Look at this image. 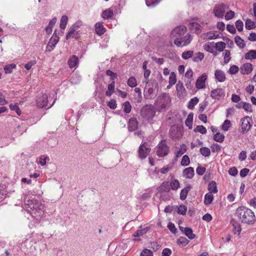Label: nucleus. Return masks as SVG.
Instances as JSON below:
<instances>
[{"label": "nucleus", "instance_id": "obj_1", "mask_svg": "<svg viewBox=\"0 0 256 256\" xmlns=\"http://www.w3.org/2000/svg\"><path fill=\"white\" fill-rule=\"evenodd\" d=\"M236 214L238 219L244 224H252L256 220L254 212L245 206L238 207L236 210Z\"/></svg>", "mask_w": 256, "mask_h": 256}, {"label": "nucleus", "instance_id": "obj_2", "mask_svg": "<svg viewBox=\"0 0 256 256\" xmlns=\"http://www.w3.org/2000/svg\"><path fill=\"white\" fill-rule=\"evenodd\" d=\"M214 16H234V11L228 10V7L224 4H220L214 7Z\"/></svg>", "mask_w": 256, "mask_h": 256}, {"label": "nucleus", "instance_id": "obj_3", "mask_svg": "<svg viewBox=\"0 0 256 256\" xmlns=\"http://www.w3.org/2000/svg\"><path fill=\"white\" fill-rule=\"evenodd\" d=\"M170 102V95L168 94L164 93L158 98L156 104L160 108V110L162 111L169 106Z\"/></svg>", "mask_w": 256, "mask_h": 256}, {"label": "nucleus", "instance_id": "obj_4", "mask_svg": "<svg viewBox=\"0 0 256 256\" xmlns=\"http://www.w3.org/2000/svg\"><path fill=\"white\" fill-rule=\"evenodd\" d=\"M154 108L152 105H146L141 110V115L146 120L150 121L155 116Z\"/></svg>", "mask_w": 256, "mask_h": 256}, {"label": "nucleus", "instance_id": "obj_5", "mask_svg": "<svg viewBox=\"0 0 256 256\" xmlns=\"http://www.w3.org/2000/svg\"><path fill=\"white\" fill-rule=\"evenodd\" d=\"M170 152V148L166 140H162L156 146V154L158 157H164L167 156Z\"/></svg>", "mask_w": 256, "mask_h": 256}, {"label": "nucleus", "instance_id": "obj_6", "mask_svg": "<svg viewBox=\"0 0 256 256\" xmlns=\"http://www.w3.org/2000/svg\"><path fill=\"white\" fill-rule=\"evenodd\" d=\"M187 31L186 26L183 25H180L176 27L172 30L170 34L171 38L176 39L182 36Z\"/></svg>", "mask_w": 256, "mask_h": 256}, {"label": "nucleus", "instance_id": "obj_7", "mask_svg": "<svg viewBox=\"0 0 256 256\" xmlns=\"http://www.w3.org/2000/svg\"><path fill=\"white\" fill-rule=\"evenodd\" d=\"M192 40V36L190 34H187L183 37L175 39L174 43L178 47H183L188 45Z\"/></svg>", "mask_w": 256, "mask_h": 256}, {"label": "nucleus", "instance_id": "obj_8", "mask_svg": "<svg viewBox=\"0 0 256 256\" xmlns=\"http://www.w3.org/2000/svg\"><path fill=\"white\" fill-rule=\"evenodd\" d=\"M150 148L147 142H144L141 144L138 148V156L141 159L145 158L150 154Z\"/></svg>", "mask_w": 256, "mask_h": 256}, {"label": "nucleus", "instance_id": "obj_9", "mask_svg": "<svg viewBox=\"0 0 256 256\" xmlns=\"http://www.w3.org/2000/svg\"><path fill=\"white\" fill-rule=\"evenodd\" d=\"M120 13V6H116L104 10L102 16H114L118 15Z\"/></svg>", "mask_w": 256, "mask_h": 256}, {"label": "nucleus", "instance_id": "obj_10", "mask_svg": "<svg viewBox=\"0 0 256 256\" xmlns=\"http://www.w3.org/2000/svg\"><path fill=\"white\" fill-rule=\"evenodd\" d=\"M48 102V96L45 94H40L36 98V105L38 108H42L47 106Z\"/></svg>", "mask_w": 256, "mask_h": 256}, {"label": "nucleus", "instance_id": "obj_11", "mask_svg": "<svg viewBox=\"0 0 256 256\" xmlns=\"http://www.w3.org/2000/svg\"><path fill=\"white\" fill-rule=\"evenodd\" d=\"M208 76L206 74H202L196 80V87L198 89H204L206 88V82Z\"/></svg>", "mask_w": 256, "mask_h": 256}, {"label": "nucleus", "instance_id": "obj_12", "mask_svg": "<svg viewBox=\"0 0 256 256\" xmlns=\"http://www.w3.org/2000/svg\"><path fill=\"white\" fill-rule=\"evenodd\" d=\"M44 207V206L41 202L36 200H34L33 204H31V206H30V210H36V212H38V213L39 214V216H40L42 214Z\"/></svg>", "mask_w": 256, "mask_h": 256}, {"label": "nucleus", "instance_id": "obj_13", "mask_svg": "<svg viewBox=\"0 0 256 256\" xmlns=\"http://www.w3.org/2000/svg\"><path fill=\"white\" fill-rule=\"evenodd\" d=\"M210 96L213 99L220 100L224 96V90L220 88L214 89L211 92Z\"/></svg>", "mask_w": 256, "mask_h": 256}, {"label": "nucleus", "instance_id": "obj_14", "mask_svg": "<svg viewBox=\"0 0 256 256\" xmlns=\"http://www.w3.org/2000/svg\"><path fill=\"white\" fill-rule=\"evenodd\" d=\"M253 70L252 65L249 62L244 64L240 66V72L242 74H248Z\"/></svg>", "mask_w": 256, "mask_h": 256}, {"label": "nucleus", "instance_id": "obj_15", "mask_svg": "<svg viewBox=\"0 0 256 256\" xmlns=\"http://www.w3.org/2000/svg\"><path fill=\"white\" fill-rule=\"evenodd\" d=\"M176 90L178 96L180 98H184L186 96V90L182 82H178L176 84Z\"/></svg>", "mask_w": 256, "mask_h": 256}, {"label": "nucleus", "instance_id": "obj_16", "mask_svg": "<svg viewBox=\"0 0 256 256\" xmlns=\"http://www.w3.org/2000/svg\"><path fill=\"white\" fill-rule=\"evenodd\" d=\"M214 78L219 82H224L226 79V74L220 70H216L214 72Z\"/></svg>", "mask_w": 256, "mask_h": 256}, {"label": "nucleus", "instance_id": "obj_17", "mask_svg": "<svg viewBox=\"0 0 256 256\" xmlns=\"http://www.w3.org/2000/svg\"><path fill=\"white\" fill-rule=\"evenodd\" d=\"M219 34L216 32H210L202 34L201 38L203 40H214L216 38Z\"/></svg>", "mask_w": 256, "mask_h": 256}, {"label": "nucleus", "instance_id": "obj_18", "mask_svg": "<svg viewBox=\"0 0 256 256\" xmlns=\"http://www.w3.org/2000/svg\"><path fill=\"white\" fill-rule=\"evenodd\" d=\"M134 95V98L135 102H140L142 100V92L140 89L138 88H135L131 91Z\"/></svg>", "mask_w": 256, "mask_h": 256}, {"label": "nucleus", "instance_id": "obj_19", "mask_svg": "<svg viewBox=\"0 0 256 256\" xmlns=\"http://www.w3.org/2000/svg\"><path fill=\"white\" fill-rule=\"evenodd\" d=\"M184 176L187 178H192L194 174V169L192 167L185 168L183 171Z\"/></svg>", "mask_w": 256, "mask_h": 256}, {"label": "nucleus", "instance_id": "obj_20", "mask_svg": "<svg viewBox=\"0 0 256 256\" xmlns=\"http://www.w3.org/2000/svg\"><path fill=\"white\" fill-rule=\"evenodd\" d=\"M170 184L171 189L174 190H177L180 186V184L178 180L174 178V177L171 178Z\"/></svg>", "mask_w": 256, "mask_h": 256}, {"label": "nucleus", "instance_id": "obj_21", "mask_svg": "<svg viewBox=\"0 0 256 256\" xmlns=\"http://www.w3.org/2000/svg\"><path fill=\"white\" fill-rule=\"evenodd\" d=\"M68 64L70 68L75 67L78 64V58L75 55H73L69 58Z\"/></svg>", "mask_w": 256, "mask_h": 256}, {"label": "nucleus", "instance_id": "obj_22", "mask_svg": "<svg viewBox=\"0 0 256 256\" xmlns=\"http://www.w3.org/2000/svg\"><path fill=\"white\" fill-rule=\"evenodd\" d=\"M190 28L197 34H199L201 32V26L197 22H192L190 24Z\"/></svg>", "mask_w": 256, "mask_h": 256}, {"label": "nucleus", "instance_id": "obj_23", "mask_svg": "<svg viewBox=\"0 0 256 256\" xmlns=\"http://www.w3.org/2000/svg\"><path fill=\"white\" fill-rule=\"evenodd\" d=\"M186 150V146L184 144L180 145V148L175 151L176 157L178 158L182 156Z\"/></svg>", "mask_w": 256, "mask_h": 256}, {"label": "nucleus", "instance_id": "obj_24", "mask_svg": "<svg viewBox=\"0 0 256 256\" xmlns=\"http://www.w3.org/2000/svg\"><path fill=\"white\" fill-rule=\"evenodd\" d=\"M190 189L191 186H189L181 190L180 193V198L182 200H184L186 198L188 194Z\"/></svg>", "mask_w": 256, "mask_h": 256}, {"label": "nucleus", "instance_id": "obj_25", "mask_svg": "<svg viewBox=\"0 0 256 256\" xmlns=\"http://www.w3.org/2000/svg\"><path fill=\"white\" fill-rule=\"evenodd\" d=\"M214 200V196L212 193L208 192L204 196V204L206 205H209L211 204Z\"/></svg>", "mask_w": 256, "mask_h": 256}, {"label": "nucleus", "instance_id": "obj_26", "mask_svg": "<svg viewBox=\"0 0 256 256\" xmlns=\"http://www.w3.org/2000/svg\"><path fill=\"white\" fill-rule=\"evenodd\" d=\"M138 122L136 118L129 120V131L134 130L138 128Z\"/></svg>", "mask_w": 256, "mask_h": 256}, {"label": "nucleus", "instance_id": "obj_27", "mask_svg": "<svg viewBox=\"0 0 256 256\" xmlns=\"http://www.w3.org/2000/svg\"><path fill=\"white\" fill-rule=\"evenodd\" d=\"M208 190L210 193H216L218 192V189L216 182L214 181L210 182L208 186Z\"/></svg>", "mask_w": 256, "mask_h": 256}, {"label": "nucleus", "instance_id": "obj_28", "mask_svg": "<svg viewBox=\"0 0 256 256\" xmlns=\"http://www.w3.org/2000/svg\"><path fill=\"white\" fill-rule=\"evenodd\" d=\"M56 30H55L54 34H53L50 40L48 43L51 44L52 46H56V44L58 42L59 40V38L56 34Z\"/></svg>", "mask_w": 256, "mask_h": 256}, {"label": "nucleus", "instance_id": "obj_29", "mask_svg": "<svg viewBox=\"0 0 256 256\" xmlns=\"http://www.w3.org/2000/svg\"><path fill=\"white\" fill-rule=\"evenodd\" d=\"M114 81H112L111 83L108 85V90L106 92V96H110L114 92Z\"/></svg>", "mask_w": 256, "mask_h": 256}, {"label": "nucleus", "instance_id": "obj_30", "mask_svg": "<svg viewBox=\"0 0 256 256\" xmlns=\"http://www.w3.org/2000/svg\"><path fill=\"white\" fill-rule=\"evenodd\" d=\"M250 124L248 121V120L246 119H244L242 124V132H246L250 128Z\"/></svg>", "mask_w": 256, "mask_h": 256}, {"label": "nucleus", "instance_id": "obj_31", "mask_svg": "<svg viewBox=\"0 0 256 256\" xmlns=\"http://www.w3.org/2000/svg\"><path fill=\"white\" fill-rule=\"evenodd\" d=\"M233 226V231L235 234L239 235L241 232L242 228L240 224L236 222H232Z\"/></svg>", "mask_w": 256, "mask_h": 256}, {"label": "nucleus", "instance_id": "obj_32", "mask_svg": "<svg viewBox=\"0 0 256 256\" xmlns=\"http://www.w3.org/2000/svg\"><path fill=\"white\" fill-rule=\"evenodd\" d=\"M95 28L96 34L100 36L103 34L105 32L103 26L100 23L96 24Z\"/></svg>", "mask_w": 256, "mask_h": 256}, {"label": "nucleus", "instance_id": "obj_33", "mask_svg": "<svg viewBox=\"0 0 256 256\" xmlns=\"http://www.w3.org/2000/svg\"><path fill=\"white\" fill-rule=\"evenodd\" d=\"M192 121H193V114L190 113L186 120L185 124L190 128L192 129Z\"/></svg>", "mask_w": 256, "mask_h": 256}, {"label": "nucleus", "instance_id": "obj_34", "mask_svg": "<svg viewBox=\"0 0 256 256\" xmlns=\"http://www.w3.org/2000/svg\"><path fill=\"white\" fill-rule=\"evenodd\" d=\"M170 184L168 182H163L160 187V190L162 192H169L170 190Z\"/></svg>", "mask_w": 256, "mask_h": 256}, {"label": "nucleus", "instance_id": "obj_35", "mask_svg": "<svg viewBox=\"0 0 256 256\" xmlns=\"http://www.w3.org/2000/svg\"><path fill=\"white\" fill-rule=\"evenodd\" d=\"M170 134L172 139L178 138L179 135L177 128L175 126H172L170 130Z\"/></svg>", "mask_w": 256, "mask_h": 256}, {"label": "nucleus", "instance_id": "obj_36", "mask_svg": "<svg viewBox=\"0 0 256 256\" xmlns=\"http://www.w3.org/2000/svg\"><path fill=\"white\" fill-rule=\"evenodd\" d=\"M234 42L240 48H244L246 46L244 40L239 36L235 37Z\"/></svg>", "mask_w": 256, "mask_h": 256}, {"label": "nucleus", "instance_id": "obj_37", "mask_svg": "<svg viewBox=\"0 0 256 256\" xmlns=\"http://www.w3.org/2000/svg\"><path fill=\"white\" fill-rule=\"evenodd\" d=\"M245 58L246 60L256 58V50H250L246 54Z\"/></svg>", "mask_w": 256, "mask_h": 256}, {"label": "nucleus", "instance_id": "obj_38", "mask_svg": "<svg viewBox=\"0 0 256 256\" xmlns=\"http://www.w3.org/2000/svg\"><path fill=\"white\" fill-rule=\"evenodd\" d=\"M224 138V136L219 132H216L214 136V139L215 141L218 142H222Z\"/></svg>", "mask_w": 256, "mask_h": 256}, {"label": "nucleus", "instance_id": "obj_39", "mask_svg": "<svg viewBox=\"0 0 256 256\" xmlns=\"http://www.w3.org/2000/svg\"><path fill=\"white\" fill-rule=\"evenodd\" d=\"M184 234L190 239L192 240L195 238V234L193 233L192 230L190 228H184Z\"/></svg>", "mask_w": 256, "mask_h": 256}, {"label": "nucleus", "instance_id": "obj_40", "mask_svg": "<svg viewBox=\"0 0 256 256\" xmlns=\"http://www.w3.org/2000/svg\"><path fill=\"white\" fill-rule=\"evenodd\" d=\"M198 99L196 97H194L192 98L188 104V108L190 110H192L194 106L198 103Z\"/></svg>", "mask_w": 256, "mask_h": 256}, {"label": "nucleus", "instance_id": "obj_41", "mask_svg": "<svg viewBox=\"0 0 256 256\" xmlns=\"http://www.w3.org/2000/svg\"><path fill=\"white\" fill-rule=\"evenodd\" d=\"M200 152L204 156H208L210 154V149L206 147H202L200 149Z\"/></svg>", "mask_w": 256, "mask_h": 256}, {"label": "nucleus", "instance_id": "obj_42", "mask_svg": "<svg viewBox=\"0 0 256 256\" xmlns=\"http://www.w3.org/2000/svg\"><path fill=\"white\" fill-rule=\"evenodd\" d=\"M189 242V240L184 237H180L177 240V244L182 246H186Z\"/></svg>", "mask_w": 256, "mask_h": 256}, {"label": "nucleus", "instance_id": "obj_43", "mask_svg": "<svg viewBox=\"0 0 256 256\" xmlns=\"http://www.w3.org/2000/svg\"><path fill=\"white\" fill-rule=\"evenodd\" d=\"M161 0H146V4L148 7H154L157 6Z\"/></svg>", "mask_w": 256, "mask_h": 256}, {"label": "nucleus", "instance_id": "obj_44", "mask_svg": "<svg viewBox=\"0 0 256 256\" xmlns=\"http://www.w3.org/2000/svg\"><path fill=\"white\" fill-rule=\"evenodd\" d=\"M190 163V158L188 156L186 155V154L182 156V160H181V162H180L181 165L184 166H188V165H189Z\"/></svg>", "mask_w": 256, "mask_h": 256}, {"label": "nucleus", "instance_id": "obj_45", "mask_svg": "<svg viewBox=\"0 0 256 256\" xmlns=\"http://www.w3.org/2000/svg\"><path fill=\"white\" fill-rule=\"evenodd\" d=\"M216 48L219 52H222L226 48V44L222 42H219L215 44Z\"/></svg>", "mask_w": 256, "mask_h": 256}, {"label": "nucleus", "instance_id": "obj_46", "mask_svg": "<svg viewBox=\"0 0 256 256\" xmlns=\"http://www.w3.org/2000/svg\"><path fill=\"white\" fill-rule=\"evenodd\" d=\"M256 27V24L254 22L250 19H247L246 21V28L248 30H252Z\"/></svg>", "mask_w": 256, "mask_h": 256}, {"label": "nucleus", "instance_id": "obj_47", "mask_svg": "<svg viewBox=\"0 0 256 256\" xmlns=\"http://www.w3.org/2000/svg\"><path fill=\"white\" fill-rule=\"evenodd\" d=\"M194 131L196 132H198L202 134H205L206 133V129L203 126H198L194 129Z\"/></svg>", "mask_w": 256, "mask_h": 256}, {"label": "nucleus", "instance_id": "obj_48", "mask_svg": "<svg viewBox=\"0 0 256 256\" xmlns=\"http://www.w3.org/2000/svg\"><path fill=\"white\" fill-rule=\"evenodd\" d=\"M16 67V65L14 64L6 65L4 66V70L6 74H10L12 72V70Z\"/></svg>", "mask_w": 256, "mask_h": 256}, {"label": "nucleus", "instance_id": "obj_49", "mask_svg": "<svg viewBox=\"0 0 256 256\" xmlns=\"http://www.w3.org/2000/svg\"><path fill=\"white\" fill-rule=\"evenodd\" d=\"M176 82V74L174 72H172L170 74L169 78H168V83H170L171 84H175Z\"/></svg>", "mask_w": 256, "mask_h": 256}, {"label": "nucleus", "instance_id": "obj_50", "mask_svg": "<svg viewBox=\"0 0 256 256\" xmlns=\"http://www.w3.org/2000/svg\"><path fill=\"white\" fill-rule=\"evenodd\" d=\"M194 54V52L192 50H188L186 52H184L182 54V58L184 60H187L190 58H191Z\"/></svg>", "mask_w": 256, "mask_h": 256}, {"label": "nucleus", "instance_id": "obj_51", "mask_svg": "<svg viewBox=\"0 0 256 256\" xmlns=\"http://www.w3.org/2000/svg\"><path fill=\"white\" fill-rule=\"evenodd\" d=\"M10 108L11 110L15 111L18 116L20 115L21 111L17 104H11Z\"/></svg>", "mask_w": 256, "mask_h": 256}, {"label": "nucleus", "instance_id": "obj_52", "mask_svg": "<svg viewBox=\"0 0 256 256\" xmlns=\"http://www.w3.org/2000/svg\"><path fill=\"white\" fill-rule=\"evenodd\" d=\"M187 211V208L184 205H180L178 208V213L180 214L184 215Z\"/></svg>", "mask_w": 256, "mask_h": 256}, {"label": "nucleus", "instance_id": "obj_53", "mask_svg": "<svg viewBox=\"0 0 256 256\" xmlns=\"http://www.w3.org/2000/svg\"><path fill=\"white\" fill-rule=\"evenodd\" d=\"M204 58V54L202 52H198L195 54L194 60V62L201 61Z\"/></svg>", "mask_w": 256, "mask_h": 256}, {"label": "nucleus", "instance_id": "obj_54", "mask_svg": "<svg viewBox=\"0 0 256 256\" xmlns=\"http://www.w3.org/2000/svg\"><path fill=\"white\" fill-rule=\"evenodd\" d=\"M76 29L74 27V26H72L68 32V34L66 35V40H68L73 35V34L76 31Z\"/></svg>", "mask_w": 256, "mask_h": 256}, {"label": "nucleus", "instance_id": "obj_55", "mask_svg": "<svg viewBox=\"0 0 256 256\" xmlns=\"http://www.w3.org/2000/svg\"><path fill=\"white\" fill-rule=\"evenodd\" d=\"M243 108L247 112H252V104L246 102H244Z\"/></svg>", "mask_w": 256, "mask_h": 256}, {"label": "nucleus", "instance_id": "obj_56", "mask_svg": "<svg viewBox=\"0 0 256 256\" xmlns=\"http://www.w3.org/2000/svg\"><path fill=\"white\" fill-rule=\"evenodd\" d=\"M68 20V17H62V18L60 20V28L64 30L66 28Z\"/></svg>", "mask_w": 256, "mask_h": 256}, {"label": "nucleus", "instance_id": "obj_57", "mask_svg": "<svg viewBox=\"0 0 256 256\" xmlns=\"http://www.w3.org/2000/svg\"><path fill=\"white\" fill-rule=\"evenodd\" d=\"M230 126H231V123H230V120H226L223 123V124L222 126V130H224V131H227V130H228Z\"/></svg>", "mask_w": 256, "mask_h": 256}, {"label": "nucleus", "instance_id": "obj_58", "mask_svg": "<svg viewBox=\"0 0 256 256\" xmlns=\"http://www.w3.org/2000/svg\"><path fill=\"white\" fill-rule=\"evenodd\" d=\"M34 200H30L27 197H26L24 198V203L26 206V208L28 209V211H30L28 208H30L31 204H33Z\"/></svg>", "mask_w": 256, "mask_h": 256}, {"label": "nucleus", "instance_id": "obj_59", "mask_svg": "<svg viewBox=\"0 0 256 256\" xmlns=\"http://www.w3.org/2000/svg\"><path fill=\"white\" fill-rule=\"evenodd\" d=\"M239 68L236 65L231 66L229 69L228 72L231 74H234L238 72Z\"/></svg>", "mask_w": 256, "mask_h": 256}, {"label": "nucleus", "instance_id": "obj_60", "mask_svg": "<svg viewBox=\"0 0 256 256\" xmlns=\"http://www.w3.org/2000/svg\"><path fill=\"white\" fill-rule=\"evenodd\" d=\"M106 73L107 76H110V78L112 81H114V80L117 77L116 74L110 70H106Z\"/></svg>", "mask_w": 256, "mask_h": 256}, {"label": "nucleus", "instance_id": "obj_61", "mask_svg": "<svg viewBox=\"0 0 256 256\" xmlns=\"http://www.w3.org/2000/svg\"><path fill=\"white\" fill-rule=\"evenodd\" d=\"M152 252L148 249H144L141 252L140 256H152Z\"/></svg>", "mask_w": 256, "mask_h": 256}, {"label": "nucleus", "instance_id": "obj_62", "mask_svg": "<svg viewBox=\"0 0 256 256\" xmlns=\"http://www.w3.org/2000/svg\"><path fill=\"white\" fill-rule=\"evenodd\" d=\"M108 106L111 109H115L116 108L117 104L116 103V101L114 99H112L108 102Z\"/></svg>", "mask_w": 256, "mask_h": 256}, {"label": "nucleus", "instance_id": "obj_63", "mask_svg": "<svg viewBox=\"0 0 256 256\" xmlns=\"http://www.w3.org/2000/svg\"><path fill=\"white\" fill-rule=\"evenodd\" d=\"M230 59V52L228 50H226L224 53V62L226 64L229 62Z\"/></svg>", "mask_w": 256, "mask_h": 256}, {"label": "nucleus", "instance_id": "obj_64", "mask_svg": "<svg viewBox=\"0 0 256 256\" xmlns=\"http://www.w3.org/2000/svg\"><path fill=\"white\" fill-rule=\"evenodd\" d=\"M210 148L212 152H218L220 150V146L218 144H213L211 145Z\"/></svg>", "mask_w": 256, "mask_h": 256}]
</instances>
